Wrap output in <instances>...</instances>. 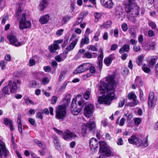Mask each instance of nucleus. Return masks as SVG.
Returning a JSON list of instances; mask_svg holds the SVG:
<instances>
[{"label":"nucleus","instance_id":"obj_7","mask_svg":"<svg viewBox=\"0 0 158 158\" xmlns=\"http://www.w3.org/2000/svg\"><path fill=\"white\" fill-rule=\"evenodd\" d=\"M53 129L58 134L62 135V137L66 140H69L73 137H77L76 134L69 130H66L63 133L62 131L57 129L56 128H54Z\"/></svg>","mask_w":158,"mask_h":158},{"label":"nucleus","instance_id":"obj_64","mask_svg":"<svg viewBox=\"0 0 158 158\" xmlns=\"http://www.w3.org/2000/svg\"><path fill=\"white\" fill-rule=\"evenodd\" d=\"M5 59L7 61H10L11 59L10 56L8 54H6L5 57Z\"/></svg>","mask_w":158,"mask_h":158},{"label":"nucleus","instance_id":"obj_13","mask_svg":"<svg viewBox=\"0 0 158 158\" xmlns=\"http://www.w3.org/2000/svg\"><path fill=\"white\" fill-rule=\"evenodd\" d=\"M20 84V81L19 80L16 81H10L8 84L11 93H15L18 88V85Z\"/></svg>","mask_w":158,"mask_h":158},{"label":"nucleus","instance_id":"obj_34","mask_svg":"<svg viewBox=\"0 0 158 158\" xmlns=\"http://www.w3.org/2000/svg\"><path fill=\"white\" fill-rule=\"evenodd\" d=\"M125 119L123 118L120 119L119 122H118V119L116 121V123L117 124H118L120 126H122L125 124Z\"/></svg>","mask_w":158,"mask_h":158},{"label":"nucleus","instance_id":"obj_8","mask_svg":"<svg viewBox=\"0 0 158 158\" xmlns=\"http://www.w3.org/2000/svg\"><path fill=\"white\" fill-rule=\"evenodd\" d=\"M99 145L100 146V152L102 153V155L107 157L112 155V152L104 142H99Z\"/></svg>","mask_w":158,"mask_h":158},{"label":"nucleus","instance_id":"obj_22","mask_svg":"<svg viewBox=\"0 0 158 158\" xmlns=\"http://www.w3.org/2000/svg\"><path fill=\"white\" fill-rule=\"evenodd\" d=\"M21 115L20 114H19L18 115V118H17V123H18V130L19 133L22 134V126L21 121Z\"/></svg>","mask_w":158,"mask_h":158},{"label":"nucleus","instance_id":"obj_44","mask_svg":"<svg viewBox=\"0 0 158 158\" xmlns=\"http://www.w3.org/2000/svg\"><path fill=\"white\" fill-rule=\"evenodd\" d=\"M84 57L90 59L92 57V54L89 52H85L84 55Z\"/></svg>","mask_w":158,"mask_h":158},{"label":"nucleus","instance_id":"obj_17","mask_svg":"<svg viewBox=\"0 0 158 158\" xmlns=\"http://www.w3.org/2000/svg\"><path fill=\"white\" fill-rule=\"evenodd\" d=\"M99 56L98 57L97 68L99 70H101L102 67V60L103 57V50L100 48L98 52Z\"/></svg>","mask_w":158,"mask_h":158},{"label":"nucleus","instance_id":"obj_31","mask_svg":"<svg viewBox=\"0 0 158 158\" xmlns=\"http://www.w3.org/2000/svg\"><path fill=\"white\" fill-rule=\"evenodd\" d=\"M129 32L131 38H135L136 37V33L134 28H131L129 30Z\"/></svg>","mask_w":158,"mask_h":158},{"label":"nucleus","instance_id":"obj_62","mask_svg":"<svg viewBox=\"0 0 158 158\" xmlns=\"http://www.w3.org/2000/svg\"><path fill=\"white\" fill-rule=\"evenodd\" d=\"M28 121L32 125H34L35 124V121L32 118H29L28 119Z\"/></svg>","mask_w":158,"mask_h":158},{"label":"nucleus","instance_id":"obj_32","mask_svg":"<svg viewBox=\"0 0 158 158\" xmlns=\"http://www.w3.org/2000/svg\"><path fill=\"white\" fill-rule=\"evenodd\" d=\"M127 98L129 99H132V100H137L136 95L133 93H129L127 95Z\"/></svg>","mask_w":158,"mask_h":158},{"label":"nucleus","instance_id":"obj_59","mask_svg":"<svg viewBox=\"0 0 158 158\" xmlns=\"http://www.w3.org/2000/svg\"><path fill=\"white\" fill-rule=\"evenodd\" d=\"M57 97L56 96H53L52 97V103L54 104L56 103L57 100Z\"/></svg>","mask_w":158,"mask_h":158},{"label":"nucleus","instance_id":"obj_33","mask_svg":"<svg viewBox=\"0 0 158 158\" xmlns=\"http://www.w3.org/2000/svg\"><path fill=\"white\" fill-rule=\"evenodd\" d=\"M65 54V55H64V57L63 58L60 56H57L55 57V59L58 62H60L61 61H63L66 58L67 56V55H66Z\"/></svg>","mask_w":158,"mask_h":158},{"label":"nucleus","instance_id":"obj_63","mask_svg":"<svg viewBox=\"0 0 158 158\" xmlns=\"http://www.w3.org/2000/svg\"><path fill=\"white\" fill-rule=\"evenodd\" d=\"M117 143L118 145H123V141L122 139L121 138L118 139L117 141Z\"/></svg>","mask_w":158,"mask_h":158},{"label":"nucleus","instance_id":"obj_25","mask_svg":"<svg viewBox=\"0 0 158 158\" xmlns=\"http://www.w3.org/2000/svg\"><path fill=\"white\" fill-rule=\"evenodd\" d=\"M48 5L47 0H43L40 2L39 8L40 10H43Z\"/></svg>","mask_w":158,"mask_h":158},{"label":"nucleus","instance_id":"obj_28","mask_svg":"<svg viewBox=\"0 0 158 158\" xmlns=\"http://www.w3.org/2000/svg\"><path fill=\"white\" fill-rule=\"evenodd\" d=\"M54 45H51L49 47V49L51 52H55L56 50L60 48V46L56 43H53Z\"/></svg>","mask_w":158,"mask_h":158},{"label":"nucleus","instance_id":"obj_4","mask_svg":"<svg viewBox=\"0 0 158 158\" xmlns=\"http://www.w3.org/2000/svg\"><path fill=\"white\" fill-rule=\"evenodd\" d=\"M125 9L127 13H129L128 19L129 20L130 18H132L134 20V18L139 14V8L137 5L132 6L131 4L126 3Z\"/></svg>","mask_w":158,"mask_h":158},{"label":"nucleus","instance_id":"obj_50","mask_svg":"<svg viewBox=\"0 0 158 158\" xmlns=\"http://www.w3.org/2000/svg\"><path fill=\"white\" fill-rule=\"evenodd\" d=\"M49 82V80L48 77H44L42 79V82L44 84H46Z\"/></svg>","mask_w":158,"mask_h":158},{"label":"nucleus","instance_id":"obj_24","mask_svg":"<svg viewBox=\"0 0 158 158\" xmlns=\"http://www.w3.org/2000/svg\"><path fill=\"white\" fill-rule=\"evenodd\" d=\"M89 43V39L88 36L85 35L84 37L81 40L80 47H82L85 44H88Z\"/></svg>","mask_w":158,"mask_h":158},{"label":"nucleus","instance_id":"obj_16","mask_svg":"<svg viewBox=\"0 0 158 158\" xmlns=\"http://www.w3.org/2000/svg\"><path fill=\"white\" fill-rule=\"evenodd\" d=\"M7 37L10 44L16 47H19L22 45V44L18 41L16 36L15 35H8Z\"/></svg>","mask_w":158,"mask_h":158},{"label":"nucleus","instance_id":"obj_38","mask_svg":"<svg viewBox=\"0 0 158 158\" xmlns=\"http://www.w3.org/2000/svg\"><path fill=\"white\" fill-rule=\"evenodd\" d=\"M3 121L4 124L6 126L10 125L12 123L11 120L7 118H4Z\"/></svg>","mask_w":158,"mask_h":158},{"label":"nucleus","instance_id":"obj_36","mask_svg":"<svg viewBox=\"0 0 158 158\" xmlns=\"http://www.w3.org/2000/svg\"><path fill=\"white\" fill-rule=\"evenodd\" d=\"M139 103V102L137 100H133V102H129L127 103V106L131 107H133L137 105Z\"/></svg>","mask_w":158,"mask_h":158},{"label":"nucleus","instance_id":"obj_52","mask_svg":"<svg viewBox=\"0 0 158 158\" xmlns=\"http://www.w3.org/2000/svg\"><path fill=\"white\" fill-rule=\"evenodd\" d=\"M64 30L63 29H60L56 32V34L58 36H60L64 32Z\"/></svg>","mask_w":158,"mask_h":158},{"label":"nucleus","instance_id":"obj_45","mask_svg":"<svg viewBox=\"0 0 158 158\" xmlns=\"http://www.w3.org/2000/svg\"><path fill=\"white\" fill-rule=\"evenodd\" d=\"M100 35V32L99 31H97L93 37V40L96 41H98V37Z\"/></svg>","mask_w":158,"mask_h":158},{"label":"nucleus","instance_id":"obj_58","mask_svg":"<svg viewBox=\"0 0 158 158\" xmlns=\"http://www.w3.org/2000/svg\"><path fill=\"white\" fill-rule=\"evenodd\" d=\"M44 69L45 72H49L51 71V68L49 66H45L44 67Z\"/></svg>","mask_w":158,"mask_h":158},{"label":"nucleus","instance_id":"obj_12","mask_svg":"<svg viewBox=\"0 0 158 158\" xmlns=\"http://www.w3.org/2000/svg\"><path fill=\"white\" fill-rule=\"evenodd\" d=\"M157 100V98L156 97H155L153 92H150L148 99V105L149 108L154 107Z\"/></svg>","mask_w":158,"mask_h":158},{"label":"nucleus","instance_id":"obj_1","mask_svg":"<svg viewBox=\"0 0 158 158\" xmlns=\"http://www.w3.org/2000/svg\"><path fill=\"white\" fill-rule=\"evenodd\" d=\"M106 82L102 83L99 87L102 96L99 97L98 101L100 104H109L114 96L115 82L113 75H109L105 78Z\"/></svg>","mask_w":158,"mask_h":158},{"label":"nucleus","instance_id":"obj_29","mask_svg":"<svg viewBox=\"0 0 158 158\" xmlns=\"http://www.w3.org/2000/svg\"><path fill=\"white\" fill-rule=\"evenodd\" d=\"M72 17V16L69 15H66L63 17L62 20V24H64L67 23L68 22L69 20Z\"/></svg>","mask_w":158,"mask_h":158},{"label":"nucleus","instance_id":"obj_18","mask_svg":"<svg viewBox=\"0 0 158 158\" xmlns=\"http://www.w3.org/2000/svg\"><path fill=\"white\" fill-rule=\"evenodd\" d=\"M89 146L91 149L92 150L95 149L98 147L99 145L98 141L96 139L92 138L90 140Z\"/></svg>","mask_w":158,"mask_h":158},{"label":"nucleus","instance_id":"obj_19","mask_svg":"<svg viewBox=\"0 0 158 158\" xmlns=\"http://www.w3.org/2000/svg\"><path fill=\"white\" fill-rule=\"evenodd\" d=\"M115 58L114 55V54H111L104 59V62L107 66H108L110 65L112 60Z\"/></svg>","mask_w":158,"mask_h":158},{"label":"nucleus","instance_id":"obj_6","mask_svg":"<svg viewBox=\"0 0 158 158\" xmlns=\"http://www.w3.org/2000/svg\"><path fill=\"white\" fill-rule=\"evenodd\" d=\"M128 141L130 143L135 145L138 147L141 146L142 148H144L148 145V140L147 139L142 142L141 139L134 135H132L128 139Z\"/></svg>","mask_w":158,"mask_h":158},{"label":"nucleus","instance_id":"obj_60","mask_svg":"<svg viewBox=\"0 0 158 158\" xmlns=\"http://www.w3.org/2000/svg\"><path fill=\"white\" fill-rule=\"evenodd\" d=\"M35 61L32 59H30L29 61V66H32L35 65Z\"/></svg>","mask_w":158,"mask_h":158},{"label":"nucleus","instance_id":"obj_54","mask_svg":"<svg viewBox=\"0 0 158 158\" xmlns=\"http://www.w3.org/2000/svg\"><path fill=\"white\" fill-rule=\"evenodd\" d=\"M118 46L117 44H114L111 45L110 50L111 51H115L118 48Z\"/></svg>","mask_w":158,"mask_h":158},{"label":"nucleus","instance_id":"obj_35","mask_svg":"<svg viewBox=\"0 0 158 158\" xmlns=\"http://www.w3.org/2000/svg\"><path fill=\"white\" fill-rule=\"evenodd\" d=\"M67 72V71L66 70L62 71L61 72L59 77L60 81L62 80L64 78Z\"/></svg>","mask_w":158,"mask_h":158},{"label":"nucleus","instance_id":"obj_23","mask_svg":"<svg viewBox=\"0 0 158 158\" xmlns=\"http://www.w3.org/2000/svg\"><path fill=\"white\" fill-rule=\"evenodd\" d=\"M130 50V46L128 44L123 45L119 50V52L122 54L124 52H128Z\"/></svg>","mask_w":158,"mask_h":158},{"label":"nucleus","instance_id":"obj_3","mask_svg":"<svg viewBox=\"0 0 158 158\" xmlns=\"http://www.w3.org/2000/svg\"><path fill=\"white\" fill-rule=\"evenodd\" d=\"M81 95H78L76 98H74L72 101L71 106V110L73 114L77 115L81 111L84 105H85V102L83 99H81L77 102L78 104L76 103V99L77 97Z\"/></svg>","mask_w":158,"mask_h":158},{"label":"nucleus","instance_id":"obj_56","mask_svg":"<svg viewBox=\"0 0 158 158\" xmlns=\"http://www.w3.org/2000/svg\"><path fill=\"white\" fill-rule=\"evenodd\" d=\"M42 113H41L40 112L37 113L36 115V118L40 119H42L43 118V116L42 115Z\"/></svg>","mask_w":158,"mask_h":158},{"label":"nucleus","instance_id":"obj_57","mask_svg":"<svg viewBox=\"0 0 158 158\" xmlns=\"http://www.w3.org/2000/svg\"><path fill=\"white\" fill-rule=\"evenodd\" d=\"M25 103L27 104H28V103H29L31 104H34V102L32 101H31L28 97H27L25 98Z\"/></svg>","mask_w":158,"mask_h":158},{"label":"nucleus","instance_id":"obj_55","mask_svg":"<svg viewBox=\"0 0 158 158\" xmlns=\"http://www.w3.org/2000/svg\"><path fill=\"white\" fill-rule=\"evenodd\" d=\"M125 115L127 118V121H130L133 118V116L132 114H130L128 115H127V114H125Z\"/></svg>","mask_w":158,"mask_h":158},{"label":"nucleus","instance_id":"obj_27","mask_svg":"<svg viewBox=\"0 0 158 158\" xmlns=\"http://www.w3.org/2000/svg\"><path fill=\"white\" fill-rule=\"evenodd\" d=\"M135 83L136 85L139 87L142 86L143 84V82L140 77L137 76L135 79Z\"/></svg>","mask_w":158,"mask_h":158},{"label":"nucleus","instance_id":"obj_14","mask_svg":"<svg viewBox=\"0 0 158 158\" xmlns=\"http://www.w3.org/2000/svg\"><path fill=\"white\" fill-rule=\"evenodd\" d=\"M94 109V105L92 104H89L85 106L84 111L85 116L88 118L92 116Z\"/></svg>","mask_w":158,"mask_h":158},{"label":"nucleus","instance_id":"obj_15","mask_svg":"<svg viewBox=\"0 0 158 158\" xmlns=\"http://www.w3.org/2000/svg\"><path fill=\"white\" fill-rule=\"evenodd\" d=\"M9 154V151L6 148L5 143L0 141V158H2V156L6 157Z\"/></svg>","mask_w":158,"mask_h":158},{"label":"nucleus","instance_id":"obj_39","mask_svg":"<svg viewBox=\"0 0 158 158\" xmlns=\"http://www.w3.org/2000/svg\"><path fill=\"white\" fill-rule=\"evenodd\" d=\"M112 24V22L111 21L109 20L105 23L103 24V27L104 28H108L110 27Z\"/></svg>","mask_w":158,"mask_h":158},{"label":"nucleus","instance_id":"obj_61","mask_svg":"<svg viewBox=\"0 0 158 158\" xmlns=\"http://www.w3.org/2000/svg\"><path fill=\"white\" fill-rule=\"evenodd\" d=\"M90 67L89 69L91 73H94L96 72L95 69L94 67L92 66V64H90Z\"/></svg>","mask_w":158,"mask_h":158},{"label":"nucleus","instance_id":"obj_5","mask_svg":"<svg viewBox=\"0 0 158 158\" xmlns=\"http://www.w3.org/2000/svg\"><path fill=\"white\" fill-rule=\"evenodd\" d=\"M95 122L89 120L88 122L84 124L81 127V134L85 136L88 131L94 132L95 130Z\"/></svg>","mask_w":158,"mask_h":158},{"label":"nucleus","instance_id":"obj_30","mask_svg":"<svg viewBox=\"0 0 158 158\" xmlns=\"http://www.w3.org/2000/svg\"><path fill=\"white\" fill-rule=\"evenodd\" d=\"M149 61V64L151 65H153L156 63V60L158 59V56H152Z\"/></svg>","mask_w":158,"mask_h":158},{"label":"nucleus","instance_id":"obj_11","mask_svg":"<svg viewBox=\"0 0 158 158\" xmlns=\"http://www.w3.org/2000/svg\"><path fill=\"white\" fill-rule=\"evenodd\" d=\"M90 64L85 63L79 65L74 72L75 74L80 73L88 70L90 68Z\"/></svg>","mask_w":158,"mask_h":158},{"label":"nucleus","instance_id":"obj_43","mask_svg":"<svg viewBox=\"0 0 158 158\" xmlns=\"http://www.w3.org/2000/svg\"><path fill=\"white\" fill-rule=\"evenodd\" d=\"M134 119L135 125H138L140 124L141 121V118H135Z\"/></svg>","mask_w":158,"mask_h":158},{"label":"nucleus","instance_id":"obj_41","mask_svg":"<svg viewBox=\"0 0 158 158\" xmlns=\"http://www.w3.org/2000/svg\"><path fill=\"white\" fill-rule=\"evenodd\" d=\"M143 56H139L136 60V63L138 65L140 66V63L143 61Z\"/></svg>","mask_w":158,"mask_h":158},{"label":"nucleus","instance_id":"obj_46","mask_svg":"<svg viewBox=\"0 0 158 158\" xmlns=\"http://www.w3.org/2000/svg\"><path fill=\"white\" fill-rule=\"evenodd\" d=\"M37 84L35 81H32L30 82V86L33 88H36Z\"/></svg>","mask_w":158,"mask_h":158},{"label":"nucleus","instance_id":"obj_20","mask_svg":"<svg viewBox=\"0 0 158 158\" xmlns=\"http://www.w3.org/2000/svg\"><path fill=\"white\" fill-rule=\"evenodd\" d=\"M100 1L101 4L106 7L111 8L113 5L112 0H101Z\"/></svg>","mask_w":158,"mask_h":158},{"label":"nucleus","instance_id":"obj_37","mask_svg":"<svg viewBox=\"0 0 158 158\" xmlns=\"http://www.w3.org/2000/svg\"><path fill=\"white\" fill-rule=\"evenodd\" d=\"M142 70L146 73H148L151 71V69L146 66L145 64H144L142 67Z\"/></svg>","mask_w":158,"mask_h":158},{"label":"nucleus","instance_id":"obj_21","mask_svg":"<svg viewBox=\"0 0 158 158\" xmlns=\"http://www.w3.org/2000/svg\"><path fill=\"white\" fill-rule=\"evenodd\" d=\"M49 16L48 15H46L40 17L39 19V22L41 24L47 23L49 20Z\"/></svg>","mask_w":158,"mask_h":158},{"label":"nucleus","instance_id":"obj_9","mask_svg":"<svg viewBox=\"0 0 158 158\" xmlns=\"http://www.w3.org/2000/svg\"><path fill=\"white\" fill-rule=\"evenodd\" d=\"M69 41H72L70 45L66 48L65 53L66 55L69 52L73 50L74 48L78 41V39L77 38L76 35L73 34L70 38Z\"/></svg>","mask_w":158,"mask_h":158},{"label":"nucleus","instance_id":"obj_51","mask_svg":"<svg viewBox=\"0 0 158 158\" xmlns=\"http://www.w3.org/2000/svg\"><path fill=\"white\" fill-rule=\"evenodd\" d=\"M125 100L124 98H123L122 100L120 101L118 103L119 107H122L125 104Z\"/></svg>","mask_w":158,"mask_h":158},{"label":"nucleus","instance_id":"obj_40","mask_svg":"<svg viewBox=\"0 0 158 158\" xmlns=\"http://www.w3.org/2000/svg\"><path fill=\"white\" fill-rule=\"evenodd\" d=\"M87 48L89 50L94 51H97L98 49L97 48L93 45H89L87 47Z\"/></svg>","mask_w":158,"mask_h":158},{"label":"nucleus","instance_id":"obj_49","mask_svg":"<svg viewBox=\"0 0 158 158\" xmlns=\"http://www.w3.org/2000/svg\"><path fill=\"white\" fill-rule=\"evenodd\" d=\"M6 64V62L4 60H2L0 62V66L1 67L2 70L5 69Z\"/></svg>","mask_w":158,"mask_h":158},{"label":"nucleus","instance_id":"obj_10","mask_svg":"<svg viewBox=\"0 0 158 158\" xmlns=\"http://www.w3.org/2000/svg\"><path fill=\"white\" fill-rule=\"evenodd\" d=\"M26 19L25 15L23 13L22 14V18L19 22V27L21 29H27L31 27V22L29 21H27Z\"/></svg>","mask_w":158,"mask_h":158},{"label":"nucleus","instance_id":"obj_53","mask_svg":"<svg viewBox=\"0 0 158 158\" xmlns=\"http://www.w3.org/2000/svg\"><path fill=\"white\" fill-rule=\"evenodd\" d=\"M35 143L38 145V146L40 148H43V144L42 143V142L38 140H35Z\"/></svg>","mask_w":158,"mask_h":158},{"label":"nucleus","instance_id":"obj_48","mask_svg":"<svg viewBox=\"0 0 158 158\" xmlns=\"http://www.w3.org/2000/svg\"><path fill=\"white\" fill-rule=\"evenodd\" d=\"M122 28L123 30L124 31H126L127 30V23H123L122 25Z\"/></svg>","mask_w":158,"mask_h":158},{"label":"nucleus","instance_id":"obj_26","mask_svg":"<svg viewBox=\"0 0 158 158\" xmlns=\"http://www.w3.org/2000/svg\"><path fill=\"white\" fill-rule=\"evenodd\" d=\"M2 95L5 96L6 95H9L11 93L10 89L8 85L4 87L2 90Z\"/></svg>","mask_w":158,"mask_h":158},{"label":"nucleus","instance_id":"obj_42","mask_svg":"<svg viewBox=\"0 0 158 158\" xmlns=\"http://www.w3.org/2000/svg\"><path fill=\"white\" fill-rule=\"evenodd\" d=\"M90 91H86L83 94V97L86 100H88L90 97Z\"/></svg>","mask_w":158,"mask_h":158},{"label":"nucleus","instance_id":"obj_47","mask_svg":"<svg viewBox=\"0 0 158 158\" xmlns=\"http://www.w3.org/2000/svg\"><path fill=\"white\" fill-rule=\"evenodd\" d=\"M127 4H131L132 6L137 5L135 2V0H127Z\"/></svg>","mask_w":158,"mask_h":158},{"label":"nucleus","instance_id":"obj_2","mask_svg":"<svg viewBox=\"0 0 158 158\" xmlns=\"http://www.w3.org/2000/svg\"><path fill=\"white\" fill-rule=\"evenodd\" d=\"M71 98L70 94H66L63 100L64 103L56 108V118L63 119L64 118L66 114V107L70 102Z\"/></svg>","mask_w":158,"mask_h":158}]
</instances>
